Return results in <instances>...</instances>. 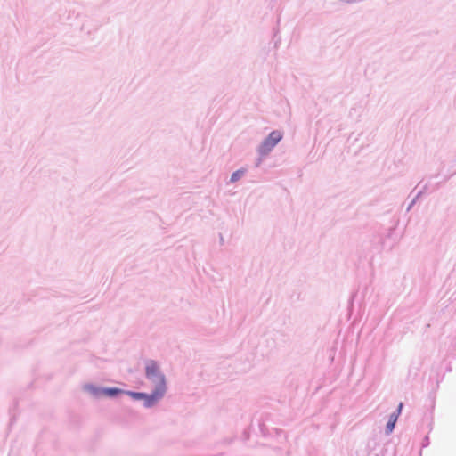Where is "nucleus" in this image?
<instances>
[{"label":"nucleus","instance_id":"f257e3e1","mask_svg":"<svg viewBox=\"0 0 456 456\" xmlns=\"http://www.w3.org/2000/svg\"><path fill=\"white\" fill-rule=\"evenodd\" d=\"M166 381L164 376H158V387H155V389L152 394L146 395L144 397V405L146 407L153 406L159 400H160L165 393H166Z\"/></svg>","mask_w":456,"mask_h":456},{"label":"nucleus","instance_id":"f03ea898","mask_svg":"<svg viewBox=\"0 0 456 456\" xmlns=\"http://www.w3.org/2000/svg\"><path fill=\"white\" fill-rule=\"evenodd\" d=\"M282 138L279 131L272 132L260 146V152L265 154L269 152Z\"/></svg>","mask_w":456,"mask_h":456},{"label":"nucleus","instance_id":"7ed1b4c3","mask_svg":"<svg viewBox=\"0 0 456 456\" xmlns=\"http://www.w3.org/2000/svg\"><path fill=\"white\" fill-rule=\"evenodd\" d=\"M146 377L155 383L158 387V376H163L159 370L157 363L154 361H149L146 363Z\"/></svg>","mask_w":456,"mask_h":456},{"label":"nucleus","instance_id":"20e7f679","mask_svg":"<svg viewBox=\"0 0 456 456\" xmlns=\"http://www.w3.org/2000/svg\"><path fill=\"white\" fill-rule=\"evenodd\" d=\"M402 407L403 403H401L398 406L397 411L390 416V419L387 424V429L388 432H391L394 429L397 418L401 412Z\"/></svg>","mask_w":456,"mask_h":456},{"label":"nucleus","instance_id":"39448f33","mask_svg":"<svg viewBox=\"0 0 456 456\" xmlns=\"http://www.w3.org/2000/svg\"><path fill=\"white\" fill-rule=\"evenodd\" d=\"M122 390L118 388H105L102 389V395L104 396H115L118 394H120Z\"/></svg>","mask_w":456,"mask_h":456},{"label":"nucleus","instance_id":"423d86ee","mask_svg":"<svg viewBox=\"0 0 456 456\" xmlns=\"http://www.w3.org/2000/svg\"><path fill=\"white\" fill-rule=\"evenodd\" d=\"M86 390L92 393L94 396L100 397L102 395V389L94 387L93 386H86Z\"/></svg>","mask_w":456,"mask_h":456},{"label":"nucleus","instance_id":"0eeeda50","mask_svg":"<svg viewBox=\"0 0 456 456\" xmlns=\"http://www.w3.org/2000/svg\"><path fill=\"white\" fill-rule=\"evenodd\" d=\"M128 395H131L134 399H144L146 397V394L144 393H136V392H128Z\"/></svg>","mask_w":456,"mask_h":456},{"label":"nucleus","instance_id":"6e6552de","mask_svg":"<svg viewBox=\"0 0 456 456\" xmlns=\"http://www.w3.org/2000/svg\"><path fill=\"white\" fill-rule=\"evenodd\" d=\"M242 171H236L233 173L231 177L232 182H236L242 175Z\"/></svg>","mask_w":456,"mask_h":456}]
</instances>
